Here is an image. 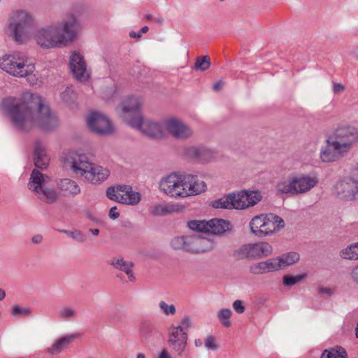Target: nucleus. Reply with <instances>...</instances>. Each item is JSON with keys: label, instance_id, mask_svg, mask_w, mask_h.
<instances>
[{"label": "nucleus", "instance_id": "24", "mask_svg": "<svg viewBox=\"0 0 358 358\" xmlns=\"http://www.w3.org/2000/svg\"><path fill=\"white\" fill-rule=\"evenodd\" d=\"M149 213L153 216H166L173 213L177 212L178 208L177 205L169 203H159L151 206L149 208Z\"/></svg>", "mask_w": 358, "mask_h": 358}, {"label": "nucleus", "instance_id": "48", "mask_svg": "<svg viewBox=\"0 0 358 358\" xmlns=\"http://www.w3.org/2000/svg\"><path fill=\"white\" fill-rule=\"evenodd\" d=\"M317 292L322 296H331L335 293V289L331 287L320 286L317 288Z\"/></svg>", "mask_w": 358, "mask_h": 358}, {"label": "nucleus", "instance_id": "32", "mask_svg": "<svg viewBox=\"0 0 358 358\" xmlns=\"http://www.w3.org/2000/svg\"><path fill=\"white\" fill-rule=\"evenodd\" d=\"M170 246L175 250H183L187 252V236L173 237L170 241Z\"/></svg>", "mask_w": 358, "mask_h": 358}, {"label": "nucleus", "instance_id": "38", "mask_svg": "<svg viewBox=\"0 0 358 358\" xmlns=\"http://www.w3.org/2000/svg\"><path fill=\"white\" fill-rule=\"evenodd\" d=\"M197 161L201 162H208L210 161L215 156V152L212 149L205 146H199Z\"/></svg>", "mask_w": 358, "mask_h": 358}, {"label": "nucleus", "instance_id": "6", "mask_svg": "<svg viewBox=\"0 0 358 358\" xmlns=\"http://www.w3.org/2000/svg\"><path fill=\"white\" fill-rule=\"evenodd\" d=\"M318 182L317 176L313 173L290 174L279 180L275 188L280 194L298 195L310 192Z\"/></svg>", "mask_w": 358, "mask_h": 358}, {"label": "nucleus", "instance_id": "8", "mask_svg": "<svg viewBox=\"0 0 358 358\" xmlns=\"http://www.w3.org/2000/svg\"><path fill=\"white\" fill-rule=\"evenodd\" d=\"M251 232L257 237L273 235L285 227L284 220L273 213L255 216L250 222Z\"/></svg>", "mask_w": 358, "mask_h": 358}, {"label": "nucleus", "instance_id": "53", "mask_svg": "<svg viewBox=\"0 0 358 358\" xmlns=\"http://www.w3.org/2000/svg\"><path fill=\"white\" fill-rule=\"evenodd\" d=\"M205 346L208 350H216L217 349L215 343V338L213 336H208L206 338Z\"/></svg>", "mask_w": 358, "mask_h": 358}, {"label": "nucleus", "instance_id": "56", "mask_svg": "<svg viewBox=\"0 0 358 358\" xmlns=\"http://www.w3.org/2000/svg\"><path fill=\"white\" fill-rule=\"evenodd\" d=\"M109 217L113 220H115L119 217L120 213L117 212V209L116 206H113L110 209L109 211Z\"/></svg>", "mask_w": 358, "mask_h": 358}, {"label": "nucleus", "instance_id": "23", "mask_svg": "<svg viewBox=\"0 0 358 358\" xmlns=\"http://www.w3.org/2000/svg\"><path fill=\"white\" fill-rule=\"evenodd\" d=\"M108 264L115 269L124 272L129 281L134 282L136 280L132 270L134 264L131 262L125 261L123 258L113 257L109 261Z\"/></svg>", "mask_w": 358, "mask_h": 358}, {"label": "nucleus", "instance_id": "5", "mask_svg": "<svg viewBox=\"0 0 358 358\" xmlns=\"http://www.w3.org/2000/svg\"><path fill=\"white\" fill-rule=\"evenodd\" d=\"M0 68L14 77L26 78L31 85L38 81V76L34 73L35 65L24 53L3 55L0 58Z\"/></svg>", "mask_w": 358, "mask_h": 358}, {"label": "nucleus", "instance_id": "39", "mask_svg": "<svg viewBox=\"0 0 358 358\" xmlns=\"http://www.w3.org/2000/svg\"><path fill=\"white\" fill-rule=\"evenodd\" d=\"M217 317L220 323L225 327H229L231 322L229 319L232 315V311L229 308H222L217 312Z\"/></svg>", "mask_w": 358, "mask_h": 358}, {"label": "nucleus", "instance_id": "29", "mask_svg": "<svg viewBox=\"0 0 358 358\" xmlns=\"http://www.w3.org/2000/svg\"><path fill=\"white\" fill-rule=\"evenodd\" d=\"M282 270L297 263L300 259L298 252L291 251L278 256Z\"/></svg>", "mask_w": 358, "mask_h": 358}, {"label": "nucleus", "instance_id": "28", "mask_svg": "<svg viewBox=\"0 0 358 358\" xmlns=\"http://www.w3.org/2000/svg\"><path fill=\"white\" fill-rule=\"evenodd\" d=\"M339 256L345 260H358V242L351 243L341 249Z\"/></svg>", "mask_w": 358, "mask_h": 358}, {"label": "nucleus", "instance_id": "42", "mask_svg": "<svg viewBox=\"0 0 358 358\" xmlns=\"http://www.w3.org/2000/svg\"><path fill=\"white\" fill-rule=\"evenodd\" d=\"M199 146L189 145L183 148V155L188 159L196 160L198 159Z\"/></svg>", "mask_w": 358, "mask_h": 358}, {"label": "nucleus", "instance_id": "13", "mask_svg": "<svg viewBox=\"0 0 358 358\" xmlns=\"http://www.w3.org/2000/svg\"><path fill=\"white\" fill-rule=\"evenodd\" d=\"M334 192L341 199L358 202V176L336 182Z\"/></svg>", "mask_w": 358, "mask_h": 358}, {"label": "nucleus", "instance_id": "55", "mask_svg": "<svg viewBox=\"0 0 358 358\" xmlns=\"http://www.w3.org/2000/svg\"><path fill=\"white\" fill-rule=\"evenodd\" d=\"M345 90L343 85L341 83H333V92L335 94H338Z\"/></svg>", "mask_w": 358, "mask_h": 358}, {"label": "nucleus", "instance_id": "15", "mask_svg": "<svg viewBox=\"0 0 358 358\" xmlns=\"http://www.w3.org/2000/svg\"><path fill=\"white\" fill-rule=\"evenodd\" d=\"M87 122L90 129L98 134L106 135L112 133L113 125L106 115L93 111L87 117Z\"/></svg>", "mask_w": 358, "mask_h": 358}, {"label": "nucleus", "instance_id": "25", "mask_svg": "<svg viewBox=\"0 0 358 358\" xmlns=\"http://www.w3.org/2000/svg\"><path fill=\"white\" fill-rule=\"evenodd\" d=\"M57 187L64 196H75L80 192V188L77 182L69 178L60 180Z\"/></svg>", "mask_w": 358, "mask_h": 358}, {"label": "nucleus", "instance_id": "54", "mask_svg": "<svg viewBox=\"0 0 358 358\" xmlns=\"http://www.w3.org/2000/svg\"><path fill=\"white\" fill-rule=\"evenodd\" d=\"M351 279L358 284V265L355 266L350 273Z\"/></svg>", "mask_w": 358, "mask_h": 358}, {"label": "nucleus", "instance_id": "35", "mask_svg": "<svg viewBox=\"0 0 358 358\" xmlns=\"http://www.w3.org/2000/svg\"><path fill=\"white\" fill-rule=\"evenodd\" d=\"M188 227L194 231L209 234L210 224L209 221L192 220L188 222Z\"/></svg>", "mask_w": 358, "mask_h": 358}, {"label": "nucleus", "instance_id": "50", "mask_svg": "<svg viewBox=\"0 0 358 358\" xmlns=\"http://www.w3.org/2000/svg\"><path fill=\"white\" fill-rule=\"evenodd\" d=\"M232 307L234 311L238 314L243 313L246 309L244 301L241 300H235L233 302Z\"/></svg>", "mask_w": 358, "mask_h": 358}, {"label": "nucleus", "instance_id": "20", "mask_svg": "<svg viewBox=\"0 0 358 358\" xmlns=\"http://www.w3.org/2000/svg\"><path fill=\"white\" fill-rule=\"evenodd\" d=\"M76 334H69L55 340L50 346L47 348L46 353L55 356L60 354L77 338Z\"/></svg>", "mask_w": 358, "mask_h": 358}, {"label": "nucleus", "instance_id": "4", "mask_svg": "<svg viewBox=\"0 0 358 358\" xmlns=\"http://www.w3.org/2000/svg\"><path fill=\"white\" fill-rule=\"evenodd\" d=\"M142 101L139 97L129 96L122 103V117L133 128L152 138H161L162 125L150 120H145L140 113Z\"/></svg>", "mask_w": 358, "mask_h": 358}, {"label": "nucleus", "instance_id": "26", "mask_svg": "<svg viewBox=\"0 0 358 358\" xmlns=\"http://www.w3.org/2000/svg\"><path fill=\"white\" fill-rule=\"evenodd\" d=\"M48 161L43 144L37 141L34 144V164L36 167L44 169L48 166Z\"/></svg>", "mask_w": 358, "mask_h": 358}, {"label": "nucleus", "instance_id": "33", "mask_svg": "<svg viewBox=\"0 0 358 358\" xmlns=\"http://www.w3.org/2000/svg\"><path fill=\"white\" fill-rule=\"evenodd\" d=\"M185 336V339H188L187 332L182 331L180 327L172 325L169 331L168 343L182 339Z\"/></svg>", "mask_w": 358, "mask_h": 358}, {"label": "nucleus", "instance_id": "51", "mask_svg": "<svg viewBox=\"0 0 358 358\" xmlns=\"http://www.w3.org/2000/svg\"><path fill=\"white\" fill-rule=\"evenodd\" d=\"M192 325V320L187 316H185L182 318L180 324L177 327H180L182 331L187 333V331L191 328Z\"/></svg>", "mask_w": 358, "mask_h": 358}, {"label": "nucleus", "instance_id": "45", "mask_svg": "<svg viewBox=\"0 0 358 358\" xmlns=\"http://www.w3.org/2000/svg\"><path fill=\"white\" fill-rule=\"evenodd\" d=\"M31 314V310L29 308H22L17 305L13 307L11 315L13 317L29 316Z\"/></svg>", "mask_w": 358, "mask_h": 358}, {"label": "nucleus", "instance_id": "60", "mask_svg": "<svg viewBox=\"0 0 358 358\" xmlns=\"http://www.w3.org/2000/svg\"><path fill=\"white\" fill-rule=\"evenodd\" d=\"M6 296V292L3 289L0 288V301L3 300Z\"/></svg>", "mask_w": 358, "mask_h": 358}, {"label": "nucleus", "instance_id": "57", "mask_svg": "<svg viewBox=\"0 0 358 358\" xmlns=\"http://www.w3.org/2000/svg\"><path fill=\"white\" fill-rule=\"evenodd\" d=\"M43 240V236L41 234H36L31 238V241L34 244H40L42 243Z\"/></svg>", "mask_w": 358, "mask_h": 358}, {"label": "nucleus", "instance_id": "12", "mask_svg": "<svg viewBox=\"0 0 358 358\" xmlns=\"http://www.w3.org/2000/svg\"><path fill=\"white\" fill-rule=\"evenodd\" d=\"M106 196L110 200L129 206H136L141 200L139 192L134 191L132 187L125 185L108 187Z\"/></svg>", "mask_w": 358, "mask_h": 358}, {"label": "nucleus", "instance_id": "47", "mask_svg": "<svg viewBox=\"0 0 358 358\" xmlns=\"http://www.w3.org/2000/svg\"><path fill=\"white\" fill-rule=\"evenodd\" d=\"M303 278V275H298L294 276L285 275L282 278V282L285 286H292L299 282Z\"/></svg>", "mask_w": 358, "mask_h": 358}, {"label": "nucleus", "instance_id": "37", "mask_svg": "<svg viewBox=\"0 0 358 358\" xmlns=\"http://www.w3.org/2000/svg\"><path fill=\"white\" fill-rule=\"evenodd\" d=\"M263 198L262 192L256 189L248 190V208L257 205Z\"/></svg>", "mask_w": 358, "mask_h": 358}, {"label": "nucleus", "instance_id": "17", "mask_svg": "<svg viewBox=\"0 0 358 358\" xmlns=\"http://www.w3.org/2000/svg\"><path fill=\"white\" fill-rule=\"evenodd\" d=\"M69 66L74 77L80 82L87 80L90 74L87 70L83 56L78 52H73L70 56Z\"/></svg>", "mask_w": 358, "mask_h": 358}, {"label": "nucleus", "instance_id": "16", "mask_svg": "<svg viewBox=\"0 0 358 358\" xmlns=\"http://www.w3.org/2000/svg\"><path fill=\"white\" fill-rule=\"evenodd\" d=\"M211 236L209 234L206 237L198 234L188 235L187 252L200 253L212 250L215 247V243Z\"/></svg>", "mask_w": 358, "mask_h": 358}, {"label": "nucleus", "instance_id": "1", "mask_svg": "<svg viewBox=\"0 0 358 358\" xmlns=\"http://www.w3.org/2000/svg\"><path fill=\"white\" fill-rule=\"evenodd\" d=\"M1 107L14 127L21 131H29L35 127L50 131L59 124L56 114L37 94L25 92L19 98L7 97L2 101Z\"/></svg>", "mask_w": 358, "mask_h": 358}, {"label": "nucleus", "instance_id": "2", "mask_svg": "<svg viewBox=\"0 0 358 358\" xmlns=\"http://www.w3.org/2000/svg\"><path fill=\"white\" fill-rule=\"evenodd\" d=\"M80 29L77 17L70 15L62 20L38 29L35 39L44 49L66 46L76 39Z\"/></svg>", "mask_w": 358, "mask_h": 358}, {"label": "nucleus", "instance_id": "46", "mask_svg": "<svg viewBox=\"0 0 358 358\" xmlns=\"http://www.w3.org/2000/svg\"><path fill=\"white\" fill-rule=\"evenodd\" d=\"M76 92L72 87H67L61 94L62 100L66 103L73 101L76 98Z\"/></svg>", "mask_w": 358, "mask_h": 358}, {"label": "nucleus", "instance_id": "52", "mask_svg": "<svg viewBox=\"0 0 358 358\" xmlns=\"http://www.w3.org/2000/svg\"><path fill=\"white\" fill-rule=\"evenodd\" d=\"M149 30L148 26L143 27L138 32L131 31L129 32V36L133 38H139L143 34H145Z\"/></svg>", "mask_w": 358, "mask_h": 358}, {"label": "nucleus", "instance_id": "3", "mask_svg": "<svg viewBox=\"0 0 358 358\" xmlns=\"http://www.w3.org/2000/svg\"><path fill=\"white\" fill-rule=\"evenodd\" d=\"M64 164L77 177H80L93 185L101 184L110 176L108 169L91 162L86 155L76 151H70L66 154Z\"/></svg>", "mask_w": 358, "mask_h": 358}, {"label": "nucleus", "instance_id": "58", "mask_svg": "<svg viewBox=\"0 0 358 358\" xmlns=\"http://www.w3.org/2000/svg\"><path fill=\"white\" fill-rule=\"evenodd\" d=\"M223 85H224V83L222 80H220V81L214 83V85L213 86V89L215 92H219L222 89Z\"/></svg>", "mask_w": 358, "mask_h": 358}, {"label": "nucleus", "instance_id": "19", "mask_svg": "<svg viewBox=\"0 0 358 358\" xmlns=\"http://www.w3.org/2000/svg\"><path fill=\"white\" fill-rule=\"evenodd\" d=\"M282 270L278 256L252 265L250 271L256 274H262Z\"/></svg>", "mask_w": 358, "mask_h": 358}, {"label": "nucleus", "instance_id": "21", "mask_svg": "<svg viewBox=\"0 0 358 358\" xmlns=\"http://www.w3.org/2000/svg\"><path fill=\"white\" fill-rule=\"evenodd\" d=\"M273 246L267 242H258L248 245V257L263 258L272 255Z\"/></svg>", "mask_w": 358, "mask_h": 358}, {"label": "nucleus", "instance_id": "11", "mask_svg": "<svg viewBox=\"0 0 358 358\" xmlns=\"http://www.w3.org/2000/svg\"><path fill=\"white\" fill-rule=\"evenodd\" d=\"M159 190L169 197L181 199L187 197L185 176L175 173L162 178L159 182Z\"/></svg>", "mask_w": 358, "mask_h": 358}, {"label": "nucleus", "instance_id": "9", "mask_svg": "<svg viewBox=\"0 0 358 358\" xmlns=\"http://www.w3.org/2000/svg\"><path fill=\"white\" fill-rule=\"evenodd\" d=\"M33 24L31 15L25 10H17L13 13L6 28V34L19 43H22L27 38L30 27Z\"/></svg>", "mask_w": 358, "mask_h": 358}, {"label": "nucleus", "instance_id": "22", "mask_svg": "<svg viewBox=\"0 0 358 358\" xmlns=\"http://www.w3.org/2000/svg\"><path fill=\"white\" fill-rule=\"evenodd\" d=\"M185 191L187 193V197L192 195L199 194L206 189V183L202 180H198L196 176L193 175L185 176Z\"/></svg>", "mask_w": 358, "mask_h": 358}, {"label": "nucleus", "instance_id": "63", "mask_svg": "<svg viewBox=\"0 0 358 358\" xmlns=\"http://www.w3.org/2000/svg\"><path fill=\"white\" fill-rule=\"evenodd\" d=\"M136 358H146L145 354L139 352L136 355Z\"/></svg>", "mask_w": 358, "mask_h": 358}, {"label": "nucleus", "instance_id": "27", "mask_svg": "<svg viewBox=\"0 0 358 358\" xmlns=\"http://www.w3.org/2000/svg\"><path fill=\"white\" fill-rule=\"evenodd\" d=\"M232 209H244L246 208V189L233 192L229 194Z\"/></svg>", "mask_w": 358, "mask_h": 358}, {"label": "nucleus", "instance_id": "14", "mask_svg": "<svg viewBox=\"0 0 358 358\" xmlns=\"http://www.w3.org/2000/svg\"><path fill=\"white\" fill-rule=\"evenodd\" d=\"M164 126L168 133L176 139L187 140L194 135L192 128L177 118H169L164 120Z\"/></svg>", "mask_w": 358, "mask_h": 358}, {"label": "nucleus", "instance_id": "41", "mask_svg": "<svg viewBox=\"0 0 358 358\" xmlns=\"http://www.w3.org/2000/svg\"><path fill=\"white\" fill-rule=\"evenodd\" d=\"M210 64V60L208 56H200L196 59L194 69L198 71H204L209 69Z\"/></svg>", "mask_w": 358, "mask_h": 358}, {"label": "nucleus", "instance_id": "64", "mask_svg": "<svg viewBox=\"0 0 358 358\" xmlns=\"http://www.w3.org/2000/svg\"><path fill=\"white\" fill-rule=\"evenodd\" d=\"M354 54L355 55V57L358 59V46L355 49Z\"/></svg>", "mask_w": 358, "mask_h": 358}, {"label": "nucleus", "instance_id": "61", "mask_svg": "<svg viewBox=\"0 0 358 358\" xmlns=\"http://www.w3.org/2000/svg\"><path fill=\"white\" fill-rule=\"evenodd\" d=\"M90 231L94 236H98L99 234V230L98 229H90Z\"/></svg>", "mask_w": 358, "mask_h": 358}, {"label": "nucleus", "instance_id": "30", "mask_svg": "<svg viewBox=\"0 0 358 358\" xmlns=\"http://www.w3.org/2000/svg\"><path fill=\"white\" fill-rule=\"evenodd\" d=\"M209 234H222L229 229V222L221 219H212L209 220Z\"/></svg>", "mask_w": 358, "mask_h": 358}, {"label": "nucleus", "instance_id": "10", "mask_svg": "<svg viewBox=\"0 0 358 358\" xmlns=\"http://www.w3.org/2000/svg\"><path fill=\"white\" fill-rule=\"evenodd\" d=\"M347 156L358 143V128L352 124L337 127L328 137Z\"/></svg>", "mask_w": 358, "mask_h": 358}, {"label": "nucleus", "instance_id": "36", "mask_svg": "<svg viewBox=\"0 0 358 358\" xmlns=\"http://www.w3.org/2000/svg\"><path fill=\"white\" fill-rule=\"evenodd\" d=\"M229 195H224L222 197L213 200L210 203V206L214 208L232 209L230 202Z\"/></svg>", "mask_w": 358, "mask_h": 358}, {"label": "nucleus", "instance_id": "59", "mask_svg": "<svg viewBox=\"0 0 358 358\" xmlns=\"http://www.w3.org/2000/svg\"><path fill=\"white\" fill-rule=\"evenodd\" d=\"M159 358H171V355L169 354L166 350H163L159 356Z\"/></svg>", "mask_w": 358, "mask_h": 358}, {"label": "nucleus", "instance_id": "18", "mask_svg": "<svg viewBox=\"0 0 358 358\" xmlns=\"http://www.w3.org/2000/svg\"><path fill=\"white\" fill-rule=\"evenodd\" d=\"M334 143L331 139L327 138L326 145L322 146L320 150V159L322 162H334L345 157L344 153L338 148L334 147Z\"/></svg>", "mask_w": 358, "mask_h": 358}, {"label": "nucleus", "instance_id": "31", "mask_svg": "<svg viewBox=\"0 0 358 358\" xmlns=\"http://www.w3.org/2000/svg\"><path fill=\"white\" fill-rule=\"evenodd\" d=\"M320 358H348V354L344 348L337 346L323 350Z\"/></svg>", "mask_w": 358, "mask_h": 358}, {"label": "nucleus", "instance_id": "44", "mask_svg": "<svg viewBox=\"0 0 358 358\" xmlns=\"http://www.w3.org/2000/svg\"><path fill=\"white\" fill-rule=\"evenodd\" d=\"M60 231L66 234L67 236H69V237L72 238L73 240L79 243H84L87 239L86 235L78 230H62Z\"/></svg>", "mask_w": 358, "mask_h": 358}, {"label": "nucleus", "instance_id": "7", "mask_svg": "<svg viewBox=\"0 0 358 358\" xmlns=\"http://www.w3.org/2000/svg\"><path fill=\"white\" fill-rule=\"evenodd\" d=\"M50 178L37 169H34L31 173L27 187L37 197L47 203H54L59 198V194L50 186Z\"/></svg>", "mask_w": 358, "mask_h": 358}, {"label": "nucleus", "instance_id": "43", "mask_svg": "<svg viewBox=\"0 0 358 358\" xmlns=\"http://www.w3.org/2000/svg\"><path fill=\"white\" fill-rule=\"evenodd\" d=\"M159 308L166 316H173L176 313V308L173 304H168L164 301L159 303Z\"/></svg>", "mask_w": 358, "mask_h": 358}, {"label": "nucleus", "instance_id": "62", "mask_svg": "<svg viewBox=\"0 0 358 358\" xmlns=\"http://www.w3.org/2000/svg\"><path fill=\"white\" fill-rule=\"evenodd\" d=\"M194 344L196 347H200L202 345L203 343L200 339H196L194 341Z\"/></svg>", "mask_w": 358, "mask_h": 358}, {"label": "nucleus", "instance_id": "40", "mask_svg": "<svg viewBox=\"0 0 358 358\" xmlns=\"http://www.w3.org/2000/svg\"><path fill=\"white\" fill-rule=\"evenodd\" d=\"M77 311L71 306H64L58 313L59 317L64 320H69L77 316Z\"/></svg>", "mask_w": 358, "mask_h": 358}, {"label": "nucleus", "instance_id": "49", "mask_svg": "<svg viewBox=\"0 0 358 358\" xmlns=\"http://www.w3.org/2000/svg\"><path fill=\"white\" fill-rule=\"evenodd\" d=\"M233 256L236 260L245 259L246 258V245H243L238 249L236 250Z\"/></svg>", "mask_w": 358, "mask_h": 358}, {"label": "nucleus", "instance_id": "34", "mask_svg": "<svg viewBox=\"0 0 358 358\" xmlns=\"http://www.w3.org/2000/svg\"><path fill=\"white\" fill-rule=\"evenodd\" d=\"M169 344L176 355L182 357L187 346V339H185V337L178 341L169 342Z\"/></svg>", "mask_w": 358, "mask_h": 358}]
</instances>
